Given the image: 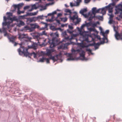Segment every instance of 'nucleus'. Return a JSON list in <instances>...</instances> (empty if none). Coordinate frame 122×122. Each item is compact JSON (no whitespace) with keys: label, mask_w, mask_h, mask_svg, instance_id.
<instances>
[{"label":"nucleus","mask_w":122,"mask_h":122,"mask_svg":"<svg viewBox=\"0 0 122 122\" xmlns=\"http://www.w3.org/2000/svg\"><path fill=\"white\" fill-rule=\"evenodd\" d=\"M80 51V49H77L76 50H75L74 49H72V53H75L77 51V52H79Z\"/></svg>","instance_id":"35"},{"label":"nucleus","mask_w":122,"mask_h":122,"mask_svg":"<svg viewBox=\"0 0 122 122\" xmlns=\"http://www.w3.org/2000/svg\"><path fill=\"white\" fill-rule=\"evenodd\" d=\"M31 8L33 9V10L34 9H37V8L36 7V5H33L32 6Z\"/></svg>","instance_id":"48"},{"label":"nucleus","mask_w":122,"mask_h":122,"mask_svg":"<svg viewBox=\"0 0 122 122\" xmlns=\"http://www.w3.org/2000/svg\"><path fill=\"white\" fill-rule=\"evenodd\" d=\"M37 54L35 52H33L32 53H30V56H31L32 55H33L34 58H36V57Z\"/></svg>","instance_id":"31"},{"label":"nucleus","mask_w":122,"mask_h":122,"mask_svg":"<svg viewBox=\"0 0 122 122\" xmlns=\"http://www.w3.org/2000/svg\"><path fill=\"white\" fill-rule=\"evenodd\" d=\"M86 26L85 24H83L82 25L81 27V29H82Z\"/></svg>","instance_id":"52"},{"label":"nucleus","mask_w":122,"mask_h":122,"mask_svg":"<svg viewBox=\"0 0 122 122\" xmlns=\"http://www.w3.org/2000/svg\"><path fill=\"white\" fill-rule=\"evenodd\" d=\"M31 27L30 31H33L36 28H38L39 27V25L36 23L31 24L30 25Z\"/></svg>","instance_id":"8"},{"label":"nucleus","mask_w":122,"mask_h":122,"mask_svg":"<svg viewBox=\"0 0 122 122\" xmlns=\"http://www.w3.org/2000/svg\"><path fill=\"white\" fill-rule=\"evenodd\" d=\"M46 41V39H40L38 40V42L39 43H41L42 45L44 44V42Z\"/></svg>","instance_id":"18"},{"label":"nucleus","mask_w":122,"mask_h":122,"mask_svg":"<svg viewBox=\"0 0 122 122\" xmlns=\"http://www.w3.org/2000/svg\"><path fill=\"white\" fill-rule=\"evenodd\" d=\"M45 58L44 56L42 57V58H40L39 61H38V62H43L45 60Z\"/></svg>","instance_id":"30"},{"label":"nucleus","mask_w":122,"mask_h":122,"mask_svg":"<svg viewBox=\"0 0 122 122\" xmlns=\"http://www.w3.org/2000/svg\"><path fill=\"white\" fill-rule=\"evenodd\" d=\"M27 20L28 21L30 22H32V21L35 22L38 20L37 17H33L31 18H27Z\"/></svg>","instance_id":"10"},{"label":"nucleus","mask_w":122,"mask_h":122,"mask_svg":"<svg viewBox=\"0 0 122 122\" xmlns=\"http://www.w3.org/2000/svg\"><path fill=\"white\" fill-rule=\"evenodd\" d=\"M61 57V54L60 53L58 55H56L55 56H52V55L50 56L49 58L50 59H51L53 60L54 62L57 61L58 60L60 59Z\"/></svg>","instance_id":"6"},{"label":"nucleus","mask_w":122,"mask_h":122,"mask_svg":"<svg viewBox=\"0 0 122 122\" xmlns=\"http://www.w3.org/2000/svg\"><path fill=\"white\" fill-rule=\"evenodd\" d=\"M15 37H12L9 38V39L10 41L12 43H14L15 41Z\"/></svg>","instance_id":"23"},{"label":"nucleus","mask_w":122,"mask_h":122,"mask_svg":"<svg viewBox=\"0 0 122 122\" xmlns=\"http://www.w3.org/2000/svg\"><path fill=\"white\" fill-rule=\"evenodd\" d=\"M37 47V44L36 43H33L31 46H28V48L29 49L32 48L34 50L36 49Z\"/></svg>","instance_id":"12"},{"label":"nucleus","mask_w":122,"mask_h":122,"mask_svg":"<svg viewBox=\"0 0 122 122\" xmlns=\"http://www.w3.org/2000/svg\"><path fill=\"white\" fill-rule=\"evenodd\" d=\"M56 22L58 23L59 24H60V20H58L57 19H56Z\"/></svg>","instance_id":"58"},{"label":"nucleus","mask_w":122,"mask_h":122,"mask_svg":"<svg viewBox=\"0 0 122 122\" xmlns=\"http://www.w3.org/2000/svg\"><path fill=\"white\" fill-rule=\"evenodd\" d=\"M23 5V4H19L18 5V10H20V7H21Z\"/></svg>","instance_id":"41"},{"label":"nucleus","mask_w":122,"mask_h":122,"mask_svg":"<svg viewBox=\"0 0 122 122\" xmlns=\"http://www.w3.org/2000/svg\"><path fill=\"white\" fill-rule=\"evenodd\" d=\"M106 10L107 9L105 8V7L104 8L101 9V12H100V13L102 14L103 15H104L106 14Z\"/></svg>","instance_id":"16"},{"label":"nucleus","mask_w":122,"mask_h":122,"mask_svg":"<svg viewBox=\"0 0 122 122\" xmlns=\"http://www.w3.org/2000/svg\"><path fill=\"white\" fill-rule=\"evenodd\" d=\"M27 17L26 14L24 15H23L19 16V17L20 19H26V17ZM27 18H26L27 19Z\"/></svg>","instance_id":"24"},{"label":"nucleus","mask_w":122,"mask_h":122,"mask_svg":"<svg viewBox=\"0 0 122 122\" xmlns=\"http://www.w3.org/2000/svg\"><path fill=\"white\" fill-rule=\"evenodd\" d=\"M62 14L61 13H58L57 15V17H59V16H62Z\"/></svg>","instance_id":"61"},{"label":"nucleus","mask_w":122,"mask_h":122,"mask_svg":"<svg viewBox=\"0 0 122 122\" xmlns=\"http://www.w3.org/2000/svg\"><path fill=\"white\" fill-rule=\"evenodd\" d=\"M67 43H65V44H63L59 46L58 47L59 49H66L67 48Z\"/></svg>","instance_id":"14"},{"label":"nucleus","mask_w":122,"mask_h":122,"mask_svg":"<svg viewBox=\"0 0 122 122\" xmlns=\"http://www.w3.org/2000/svg\"><path fill=\"white\" fill-rule=\"evenodd\" d=\"M11 22V20L10 21H9L6 22L7 24V27L8 28H9V25H10L11 22Z\"/></svg>","instance_id":"44"},{"label":"nucleus","mask_w":122,"mask_h":122,"mask_svg":"<svg viewBox=\"0 0 122 122\" xmlns=\"http://www.w3.org/2000/svg\"><path fill=\"white\" fill-rule=\"evenodd\" d=\"M14 8L15 9L16 8H18V5H14Z\"/></svg>","instance_id":"60"},{"label":"nucleus","mask_w":122,"mask_h":122,"mask_svg":"<svg viewBox=\"0 0 122 122\" xmlns=\"http://www.w3.org/2000/svg\"><path fill=\"white\" fill-rule=\"evenodd\" d=\"M3 32L4 33H5L6 32V29L5 28H3Z\"/></svg>","instance_id":"55"},{"label":"nucleus","mask_w":122,"mask_h":122,"mask_svg":"<svg viewBox=\"0 0 122 122\" xmlns=\"http://www.w3.org/2000/svg\"><path fill=\"white\" fill-rule=\"evenodd\" d=\"M54 35L56 37H53L52 40H49L48 41L51 48L59 44V40L57 39V37L59 36L58 33L57 32H56L54 33Z\"/></svg>","instance_id":"1"},{"label":"nucleus","mask_w":122,"mask_h":122,"mask_svg":"<svg viewBox=\"0 0 122 122\" xmlns=\"http://www.w3.org/2000/svg\"><path fill=\"white\" fill-rule=\"evenodd\" d=\"M101 11V9L99 8L97 10H96V13H100V11Z\"/></svg>","instance_id":"53"},{"label":"nucleus","mask_w":122,"mask_h":122,"mask_svg":"<svg viewBox=\"0 0 122 122\" xmlns=\"http://www.w3.org/2000/svg\"><path fill=\"white\" fill-rule=\"evenodd\" d=\"M94 46V42L93 44H90L88 45H86V47H87L89 46Z\"/></svg>","instance_id":"46"},{"label":"nucleus","mask_w":122,"mask_h":122,"mask_svg":"<svg viewBox=\"0 0 122 122\" xmlns=\"http://www.w3.org/2000/svg\"><path fill=\"white\" fill-rule=\"evenodd\" d=\"M86 51H88L90 53H91L92 52V50L90 49H86Z\"/></svg>","instance_id":"54"},{"label":"nucleus","mask_w":122,"mask_h":122,"mask_svg":"<svg viewBox=\"0 0 122 122\" xmlns=\"http://www.w3.org/2000/svg\"><path fill=\"white\" fill-rule=\"evenodd\" d=\"M69 57L67 59V60L68 61L73 60H74L73 57L72 56L71 54H69Z\"/></svg>","instance_id":"20"},{"label":"nucleus","mask_w":122,"mask_h":122,"mask_svg":"<svg viewBox=\"0 0 122 122\" xmlns=\"http://www.w3.org/2000/svg\"><path fill=\"white\" fill-rule=\"evenodd\" d=\"M25 11H20V10H18L17 11V13L18 14L20 15V14L21 13H24Z\"/></svg>","instance_id":"37"},{"label":"nucleus","mask_w":122,"mask_h":122,"mask_svg":"<svg viewBox=\"0 0 122 122\" xmlns=\"http://www.w3.org/2000/svg\"><path fill=\"white\" fill-rule=\"evenodd\" d=\"M115 14H120L121 15L122 14V5H120L117 6L115 9Z\"/></svg>","instance_id":"5"},{"label":"nucleus","mask_w":122,"mask_h":122,"mask_svg":"<svg viewBox=\"0 0 122 122\" xmlns=\"http://www.w3.org/2000/svg\"><path fill=\"white\" fill-rule=\"evenodd\" d=\"M29 7H30L29 6H25V7H24V10H26V9H29Z\"/></svg>","instance_id":"49"},{"label":"nucleus","mask_w":122,"mask_h":122,"mask_svg":"<svg viewBox=\"0 0 122 122\" xmlns=\"http://www.w3.org/2000/svg\"><path fill=\"white\" fill-rule=\"evenodd\" d=\"M80 46L81 47H82L83 48L84 47H85L86 46H85L83 44L80 43L79 44Z\"/></svg>","instance_id":"38"},{"label":"nucleus","mask_w":122,"mask_h":122,"mask_svg":"<svg viewBox=\"0 0 122 122\" xmlns=\"http://www.w3.org/2000/svg\"><path fill=\"white\" fill-rule=\"evenodd\" d=\"M68 27L69 29L70 30H72L73 29V28L72 26V25H68Z\"/></svg>","instance_id":"47"},{"label":"nucleus","mask_w":122,"mask_h":122,"mask_svg":"<svg viewBox=\"0 0 122 122\" xmlns=\"http://www.w3.org/2000/svg\"><path fill=\"white\" fill-rule=\"evenodd\" d=\"M43 17L44 16H43V15L38 16H37L38 19H43Z\"/></svg>","instance_id":"43"},{"label":"nucleus","mask_w":122,"mask_h":122,"mask_svg":"<svg viewBox=\"0 0 122 122\" xmlns=\"http://www.w3.org/2000/svg\"><path fill=\"white\" fill-rule=\"evenodd\" d=\"M62 35L63 36L65 37V39L66 40H68L69 39V37L68 36L66 37V36L67 35L66 32V31H65L62 33Z\"/></svg>","instance_id":"19"},{"label":"nucleus","mask_w":122,"mask_h":122,"mask_svg":"<svg viewBox=\"0 0 122 122\" xmlns=\"http://www.w3.org/2000/svg\"><path fill=\"white\" fill-rule=\"evenodd\" d=\"M65 11L66 12H69L70 13V14H71V10L69 9H66L65 10Z\"/></svg>","instance_id":"39"},{"label":"nucleus","mask_w":122,"mask_h":122,"mask_svg":"<svg viewBox=\"0 0 122 122\" xmlns=\"http://www.w3.org/2000/svg\"><path fill=\"white\" fill-rule=\"evenodd\" d=\"M19 38L21 41H30L32 39L31 37H29L27 34H23L19 37Z\"/></svg>","instance_id":"3"},{"label":"nucleus","mask_w":122,"mask_h":122,"mask_svg":"<svg viewBox=\"0 0 122 122\" xmlns=\"http://www.w3.org/2000/svg\"><path fill=\"white\" fill-rule=\"evenodd\" d=\"M24 25V22L23 21L20 20L19 21V23L17 25L19 26H21Z\"/></svg>","instance_id":"27"},{"label":"nucleus","mask_w":122,"mask_h":122,"mask_svg":"<svg viewBox=\"0 0 122 122\" xmlns=\"http://www.w3.org/2000/svg\"><path fill=\"white\" fill-rule=\"evenodd\" d=\"M4 20L5 22L7 20H8L7 19V17L6 18L5 16H4Z\"/></svg>","instance_id":"51"},{"label":"nucleus","mask_w":122,"mask_h":122,"mask_svg":"<svg viewBox=\"0 0 122 122\" xmlns=\"http://www.w3.org/2000/svg\"><path fill=\"white\" fill-rule=\"evenodd\" d=\"M109 32V30H106L105 31V34H108V33Z\"/></svg>","instance_id":"64"},{"label":"nucleus","mask_w":122,"mask_h":122,"mask_svg":"<svg viewBox=\"0 0 122 122\" xmlns=\"http://www.w3.org/2000/svg\"><path fill=\"white\" fill-rule=\"evenodd\" d=\"M30 27H29L28 26H26L25 27H24V28L23 30H29V31H30Z\"/></svg>","instance_id":"26"},{"label":"nucleus","mask_w":122,"mask_h":122,"mask_svg":"<svg viewBox=\"0 0 122 122\" xmlns=\"http://www.w3.org/2000/svg\"><path fill=\"white\" fill-rule=\"evenodd\" d=\"M6 14L8 16V17H7V19L8 20H10L11 22H13V21L14 20V18H11L10 17V16H12V13L10 12H7L6 13Z\"/></svg>","instance_id":"11"},{"label":"nucleus","mask_w":122,"mask_h":122,"mask_svg":"<svg viewBox=\"0 0 122 122\" xmlns=\"http://www.w3.org/2000/svg\"><path fill=\"white\" fill-rule=\"evenodd\" d=\"M94 45L95 49H96L98 48L97 46H99L100 45V42H98L97 43H96L94 42Z\"/></svg>","instance_id":"29"},{"label":"nucleus","mask_w":122,"mask_h":122,"mask_svg":"<svg viewBox=\"0 0 122 122\" xmlns=\"http://www.w3.org/2000/svg\"><path fill=\"white\" fill-rule=\"evenodd\" d=\"M47 35V33L45 32V31H42L41 33H40L39 34V35Z\"/></svg>","instance_id":"36"},{"label":"nucleus","mask_w":122,"mask_h":122,"mask_svg":"<svg viewBox=\"0 0 122 122\" xmlns=\"http://www.w3.org/2000/svg\"><path fill=\"white\" fill-rule=\"evenodd\" d=\"M96 7H94L92 9V13L94 15V16H95V15L96 11Z\"/></svg>","instance_id":"28"},{"label":"nucleus","mask_w":122,"mask_h":122,"mask_svg":"<svg viewBox=\"0 0 122 122\" xmlns=\"http://www.w3.org/2000/svg\"><path fill=\"white\" fill-rule=\"evenodd\" d=\"M95 16H94V15L93 16H91L89 18V20L90 21H91L92 20V19L94 18H95Z\"/></svg>","instance_id":"42"},{"label":"nucleus","mask_w":122,"mask_h":122,"mask_svg":"<svg viewBox=\"0 0 122 122\" xmlns=\"http://www.w3.org/2000/svg\"><path fill=\"white\" fill-rule=\"evenodd\" d=\"M60 19L61 20V21L64 22L66 21L67 19V18H60Z\"/></svg>","instance_id":"32"},{"label":"nucleus","mask_w":122,"mask_h":122,"mask_svg":"<svg viewBox=\"0 0 122 122\" xmlns=\"http://www.w3.org/2000/svg\"><path fill=\"white\" fill-rule=\"evenodd\" d=\"M102 35L104 36V38H103V39L104 40H106L107 41L106 42H108V40L107 39V37H106L105 35V32H102Z\"/></svg>","instance_id":"22"},{"label":"nucleus","mask_w":122,"mask_h":122,"mask_svg":"<svg viewBox=\"0 0 122 122\" xmlns=\"http://www.w3.org/2000/svg\"><path fill=\"white\" fill-rule=\"evenodd\" d=\"M45 60H46V62L47 63H50L49 60V58H45Z\"/></svg>","instance_id":"50"},{"label":"nucleus","mask_w":122,"mask_h":122,"mask_svg":"<svg viewBox=\"0 0 122 122\" xmlns=\"http://www.w3.org/2000/svg\"><path fill=\"white\" fill-rule=\"evenodd\" d=\"M28 49L27 48L25 49L23 46H21L20 48L18 50V51L20 55H22L24 54V56H30V53L28 51Z\"/></svg>","instance_id":"2"},{"label":"nucleus","mask_w":122,"mask_h":122,"mask_svg":"<svg viewBox=\"0 0 122 122\" xmlns=\"http://www.w3.org/2000/svg\"><path fill=\"white\" fill-rule=\"evenodd\" d=\"M116 27L113 26V28L114 31L116 32L115 35V36L116 39L117 40H122V32L119 34L115 29Z\"/></svg>","instance_id":"4"},{"label":"nucleus","mask_w":122,"mask_h":122,"mask_svg":"<svg viewBox=\"0 0 122 122\" xmlns=\"http://www.w3.org/2000/svg\"><path fill=\"white\" fill-rule=\"evenodd\" d=\"M51 29H52L53 30H59L61 31H62L63 30L60 28H59L57 29L54 26H52L51 27Z\"/></svg>","instance_id":"21"},{"label":"nucleus","mask_w":122,"mask_h":122,"mask_svg":"<svg viewBox=\"0 0 122 122\" xmlns=\"http://www.w3.org/2000/svg\"><path fill=\"white\" fill-rule=\"evenodd\" d=\"M90 1V0H84L85 2L86 3H88Z\"/></svg>","instance_id":"59"},{"label":"nucleus","mask_w":122,"mask_h":122,"mask_svg":"<svg viewBox=\"0 0 122 122\" xmlns=\"http://www.w3.org/2000/svg\"><path fill=\"white\" fill-rule=\"evenodd\" d=\"M82 0H76V6H78L80 5V3L81 2Z\"/></svg>","instance_id":"34"},{"label":"nucleus","mask_w":122,"mask_h":122,"mask_svg":"<svg viewBox=\"0 0 122 122\" xmlns=\"http://www.w3.org/2000/svg\"><path fill=\"white\" fill-rule=\"evenodd\" d=\"M55 50L54 49H52L51 50H47V52L46 55L48 56H52V55L51 53L53 52Z\"/></svg>","instance_id":"13"},{"label":"nucleus","mask_w":122,"mask_h":122,"mask_svg":"<svg viewBox=\"0 0 122 122\" xmlns=\"http://www.w3.org/2000/svg\"><path fill=\"white\" fill-rule=\"evenodd\" d=\"M87 11V9H84L83 10H81L80 11V13L82 15H84V13L86 12Z\"/></svg>","instance_id":"25"},{"label":"nucleus","mask_w":122,"mask_h":122,"mask_svg":"<svg viewBox=\"0 0 122 122\" xmlns=\"http://www.w3.org/2000/svg\"><path fill=\"white\" fill-rule=\"evenodd\" d=\"M3 26H5L6 25H7V22L6 21L5 22H3Z\"/></svg>","instance_id":"57"},{"label":"nucleus","mask_w":122,"mask_h":122,"mask_svg":"<svg viewBox=\"0 0 122 122\" xmlns=\"http://www.w3.org/2000/svg\"><path fill=\"white\" fill-rule=\"evenodd\" d=\"M103 41H101L100 42V44H103L105 42V40H104L103 39Z\"/></svg>","instance_id":"62"},{"label":"nucleus","mask_w":122,"mask_h":122,"mask_svg":"<svg viewBox=\"0 0 122 122\" xmlns=\"http://www.w3.org/2000/svg\"><path fill=\"white\" fill-rule=\"evenodd\" d=\"M95 29L94 28H90V31H95Z\"/></svg>","instance_id":"56"},{"label":"nucleus","mask_w":122,"mask_h":122,"mask_svg":"<svg viewBox=\"0 0 122 122\" xmlns=\"http://www.w3.org/2000/svg\"><path fill=\"white\" fill-rule=\"evenodd\" d=\"M113 21L112 19H110L109 21V22L111 24L112 23Z\"/></svg>","instance_id":"63"},{"label":"nucleus","mask_w":122,"mask_h":122,"mask_svg":"<svg viewBox=\"0 0 122 122\" xmlns=\"http://www.w3.org/2000/svg\"><path fill=\"white\" fill-rule=\"evenodd\" d=\"M14 46H16L17 44H19L20 45V47L21 46H22V45L23 44V42H22L20 44H18V43H17L15 42H14Z\"/></svg>","instance_id":"33"},{"label":"nucleus","mask_w":122,"mask_h":122,"mask_svg":"<svg viewBox=\"0 0 122 122\" xmlns=\"http://www.w3.org/2000/svg\"><path fill=\"white\" fill-rule=\"evenodd\" d=\"M95 18H96L99 20H101L102 18V16L99 15H98L97 16H95Z\"/></svg>","instance_id":"40"},{"label":"nucleus","mask_w":122,"mask_h":122,"mask_svg":"<svg viewBox=\"0 0 122 122\" xmlns=\"http://www.w3.org/2000/svg\"><path fill=\"white\" fill-rule=\"evenodd\" d=\"M70 19L73 22L75 20H76V24H78L80 21V19L78 18V16L77 14H76L73 15L72 17H71Z\"/></svg>","instance_id":"7"},{"label":"nucleus","mask_w":122,"mask_h":122,"mask_svg":"<svg viewBox=\"0 0 122 122\" xmlns=\"http://www.w3.org/2000/svg\"><path fill=\"white\" fill-rule=\"evenodd\" d=\"M80 56L82 58V60H84L85 59V52L83 51H82V52L80 54Z\"/></svg>","instance_id":"17"},{"label":"nucleus","mask_w":122,"mask_h":122,"mask_svg":"<svg viewBox=\"0 0 122 122\" xmlns=\"http://www.w3.org/2000/svg\"><path fill=\"white\" fill-rule=\"evenodd\" d=\"M38 11L33 13H27L26 14L27 16H32L36 15H37Z\"/></svg>","instance_id":"15"},{"label":"nucleus","mask_w":122,"mask_h":122,"mask_svg":"<svg viewBox=\"0 0 122 122\" xmlns=\"http://www.w3.org/2000/svg\"><path fill=\"white\" fill-rule=\"evenodd\" d=\"M112 4H110L107 6L105 7V8L107 9V10H108L109 13H112L113 12V7L112 6Z\"/></svg>","instance_id":"9"},{"label":"nucleus","mask_w":122,"mask_h":122,"mask_svg":"<svg viewBox=\"0 0 122 122\" xmlns=\"http://www.w3.org/2000/svg\"><path fill=\"white\" fill-rule=\"evenodd\" d=\"M67 31L68 33L70 34L72 33L73 32L72 30H70L69 29L67 30Z\"/></svg>","instance_id":"45"}]
</instances>
